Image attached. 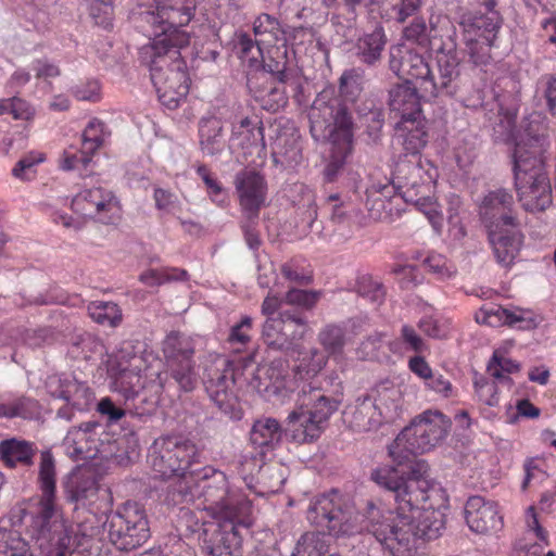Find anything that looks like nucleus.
<instances>
[{"label":"nucleus","mask_w":556,"mask_h":556,"mask_svg":"<svg viewBox=\"0 0 556 556\" xmlns=\"http://www.w3.org/2000/svg\"><path fill=\"white\" fill-rule=\"evenodd\" d=\"M426 465L418 463L413 477L404 478L391 468H374L370 479L394 494L395 510L368 501L362 523L358 514L338 490L316 496L307 508V520L320 532L334 536L366 531L393 556H412L419 540H434L445 529L443 514L427 506L434 481L427 479Z\"/></svg>","instance_id":"1"},{"label":"nucleus","mask_w":556,"mask_h":556,"mask_svg":"<svg viewBox=\"0 0 556 556\" xmlns=\"http://www.w3.org/2000/svg\"><path fill=\"white\" fill-rule=\"evenodd\" d=\"M204 483L195 503L198 511H205L213 521L203 520L200 536L202 549L210 556H241L242 538L239 527L252 526V504L242 496L228 493L227 479L223 471L206 466L199 472Z\"/></svg>","instance_id":"2"},{"label":"nucleus","mask_w":556,"mask_h":556,"mask_svg":"<svg viewBox=\"0 0 556 556\" xmlns=\"http://www.w3.org/2000/svg\"><path fill=\"white\" fill-rule=\"evenodd\" d=\"M198 454L197 446L178 437L156 439L149 453V463L156 477L173 478L167 488L166 501L172 505H190L202 493L203 482L199 479L201 469L186 471L191 467Z\"/></svg>","instance_id":"3"},{"label":"nucleus","mask_w":556,"mask_h":556,"mask_svg":"<svg viewBox=\"0 0 556 556\" xmlns=\"http://www.w3.org/2000/svg\"><path fill=\"white\" fill-rule=\"evenodd\" d=\"M41 496L27 525L42 556H70L72 535L55 503V467L52 455L42 452L39 467Z\"/></svg>","instance_id":"4"},{"label":"nucleus","mask_w":556,"mask_h":556,"mask_svg":"<svg viewBox=\"0 0 556 556\" xmlns=\"http://www.w3.org/2000/svg\"><path fill=\"white\" fill-rule=\"evenodd\" d=\"M452 421L439 410L428 409L416 416L405 427L388 447L392 465L381 464L376 468H391L406 480L413 477L416 464L426 465V478L429 475V465L424 459H416V455L432 451L441 444L451 430Z\"/></svg>","instance_id":"5"},{"label":"nucleus","mask_w":556,"mask_h":556,"mask_svg":"<svg viewBox=\"0 0 556 556\" xmlns=\"http://www.w3.org/2000/svg\"><path fill=\"white\" fill-rule=\"evenodd\" d=\"M549 143L538 135L516 143L513 154L514 178L518 199L527 212H544L553 203V191L545 170V152Z\"/></svg>","instance_id":"6"},{"label":"nucleus","mask_w":556,"mask_h":556,"mask_svg":"<svg viewBox=\"0 0 556 556\" xmlns=\"http://www.w3.org/2000/svg\"><path fill=\"white\" fill-rule=\"evenodd\" d=\"M154 3L155 10L147 13L153 39L139 54L154 55L160 50H181L189 46L190 35L184 28L194 15L195 0H154Z\"/></svg>","instance_id":"7"},{"label":"nucleus","mask_w":556,"mask_h":556,"mask_svg":"<svg viewBox=\"0 0 556 556\" xmlns=\"http://www.w3.org/2000/svg\"><path fill=\"white\" fill-rule=\"evenodd\" d=\"M140 59L150 68L151 80L161 103L169 110L178 108L190 89L187 64L180 50H160L154 55L140 54Z\"/></svg>","instance_id":"8"},{"label":"nucleus","mask_w":556,"mask_h":556,"mask_svg":"<svg viewBox=\"0 0 556 556\" xmlns=\"http://www.w3.org/2000/svg\"><path fill=\"white\" fill-rule=\"evenodd\" d=\"M396 179L403 190L402 199L412 203L439 231L442 227L443 216L438 203L430 197L433 185L438 178V168L429 161L419 160L417 163L401 162L395 169Z\"/></svg>","instance_id":"9"},{"label":"nucleus","mask_w":556,"mask_h":556,"mask_svg":"<svg viewBox=\"0 0 556 556\" xmlns=\"http://www.w3.org/2000/svg\"><path fill=\"white\" fill-rule=\"evenodd\" d=\"M338 406L339 402L326 396L319 388L304 384L298 395V407L288 416L292 440L296 443L317 440Z\"/></svg>","instance_id":"10"},{"label":"nucleus","mask_w":556,"mask_h":556,"mask_svg":"<svg viewBox=\"0 0 556 556\" xmlns=\"http://www.w3.org/2000/svg\"><path fill=\"white\" fill-rule=\"evenodd\" d=\"M309 130L315 140L353 139V119L348 109L331 90H323L315 98L309 111Z\"/></svg>","instance_id":"11"},{"label":"nucleus","mask_w":556,"mask_h":556,"mask_svg":"<svg viewBox=\"0 0 556 556\" xmlns=\"http://www.w3.org/2000/svg\"><path fill=\"white\" fill-rule=\"evenodd\" d=\"M485 12L465 15L462 20L463 38L475 65H485L491 59L493 46L502 26V16L495 10V0H480Z\"/></svg>","instance_id":"12"},{"label":"nucleus","mask_w":556,"mask_h":556,"mask_svg":"<svg viewBox=\"0 0 556 556\" xmlns=\"http://www.w3.org/2000/svg\"><path fill=\"white\" fill-rule=\"evenodd\" d=\"M110 542L119 551L129 552L143 545L150 538L146 509L137 502L124 503L108 519Z\"/></svg>","instance_id":"13"},{"label":"nucleus","mask_w":556,"mask_h":556,"mask_svg":"<svg viewBox=\"0 0 556 556\" xmlns=\"http://www.w3.org/2000/svg\"><path fill=\"white\" fill-rule=\"evenodd\" d=\"M236 363L227 358H216L204 371L203 383L211 400L230 418H240L238 396L236 393Z\"/></svg>","instance_id":"14"},{"label":"nucleus","mask_w":556,"mask_h":556,"mask_svg":"<svg viewBox=\"0 0 556 556\" xmlns=\"http://www.w3.org/2000/svg\"><path fill=\"white\" fill-rule=\"evenodd\" d=\"M163 353L170 377L184 391L193 390L197 384V372L192 339L173 331L163 341Z\"/></svg>","instance_id":"15"},{"label":"nucleus","mask_w":556,"mask_h":556,"mask_svg":"<svg viewBox=\"0 0 556 556\" xmlns=\"http://www.w3.org/2000/svg\"><path fill=\"white\" fill-rule=\"evenodd\" d=\"M452 41L445 50L437 51V70L438 76L433 70L429 80L424 81V96L429 98H438L439 96H447L456 98L465 106L469 108L473 104L465 98L460 92V73L459 60L455 53H452Z\"/></svg>","instance_id":"16"},{"label":"nucleus","mask_w":556,"mask_h":556,"mask_svg":"<svg viewBox=\"0 0 556 556\" xmlns=\"http://www.w3.org/2000/svg\"><path fill=\"white\" fill-rule=\"evenodd\" d=\"M307 331V321L300 312L283 311L278 316L266 319L263 338L269 348L290 350L299 345Z\"/></svg>","instance_id":"17"},{"label":"nucleus","mask_w":556,"mask_h":556,"mask_svg":"<svg viewBox=\"0 0 556 556\" xmlns=\"http://www.w3.org/2000/svg\"><path fill=\"white\" fill-rule=\"evenodd\" d=\"M71 207L76 214L105 225L116 224L122 217V207L117 198L101 187L78 192L73 198Z\"/></svg>","instance_id":"18"},{"label":"nucleus","mask_w":556,"mask_h":556,"mask_svg":"<svg viewBox=\"0 0 556 556\" xmlns=\"http://www.w3.org/2000/svg\"><path fill=\"white\" fill-rule=\"evenodd\" d=\"M328 356L324 352L316 349L305 355L295 367L293 379L286 376H276L275 368H270V382L265 386V392L269 397L276 399L280 403H285L290 399L291 393L295 390L298 380L304 381L315 377L327 364Z\"/></svg>","instance_id":"19"},{"label":"nucleus","mask_w":556,"mask_h":556,"mask_svg":"<svg viewBox=\"0 0 556 556\" xmlns=\"http://www.w3.org/2000/svg\"><path fill=\"white\" fill-rule=\"evenodd\" d=\"M235 188L243 217L252 223L256 222L267 199L265 177L254 169H243L236 175Z\"/></svg>","instance_id":"20"},{"label":"nucleus","mask_w":556,"mask_h":556,"mask_svg":"<svg viewBox=\"0 0 556 556\" xmlns=\"http://www.w3.org/2000/svg\"><path fill=\"white\" fill-rule=\"evenodd\" d=\"M468 528L478 534H496L504 528L498 503L480 495L469 496L464 507Z\"/></svg>","instance_id":"21"},{"label":"nucleus","mask_w":556,"mask_h":556,"mask_svg":"<svg viewBox=\"0 0 556 556\" xmlns=\"http://www.w3.org/2000/svg\"><path fill=\"white\" fill-rule=\"evenodd\" d=\"M514 197L505 189L490 191L480 205V216L486 229L514 227L519 224L513 212Z\"/></svg>","instance_id":"22"},{"label":"nucleus","mask_w":556,"mask_h":556,"mask_svg":"<svg viewBox=\"0 0 556 556\" xmlns=\"http://www.w3.org/2000/svg\"><path fill=\"white\" fill-rule=\"evenodd\" d=\"M405 39L416 42L419 46H429L431 50H445L447 43L443 41L446 37L451 40L450 21L445 16L431 15L429 26L421 18H415L410 25L405 27Z\"/></svg>","instance_id":"23"},{"label":"nucleus","mask_w":556,"mask_h":556,"mask_svg":"<svg viewBox=\"0 0 556 556\" xmlns=\"http://www.w3.org/2000/svg\"><path fill=\"white\" fill-rule=\"evenodd\" d=\"M142 358L136 354L128 359L116 357L109 363V375L114 379L115 387L129 399L138 395L144 388V379L141 376Z\"/></svg>","instance_id":"24"},{"label":"nucleus","mask_w":556,"mask_h":556,"mask_svg":"<svg viewBox=\"0 0 556 556\" xmlns=\"http://www.w3.org/2000/svg\"><path fill=\"white\" fill-rule=\"evenodd\" d=\"M391 53L390 68L405 81H410L424 93V81L429 80L432 68L425 58L412 50H397Z\"/></svg>","instance_id":"25"},{"label":"nucleus","mask_w":556,"mask_h":556,"mask_svg":"<svg viewBox=\"0 0 556 556\" xmlns=\"http://www.w3.org/2000/svg\"><path fill=\"white\" fill-rule=\"evenodd\" d=\"M388 104L391 117L396 121L424 115L417 87L408 80L390 89Z\"/></svg>","instance_id":"26"},{"label":"nucleus","mask_w":556,"mask_h":556,"mask_svg":"<svg viewBox=\"0 0 556 556\" xmlns=\"http://www.w3.org/2000/svg\"><path fill=\"white\" fill-rule=\"evenodd\" d=\"M518 226L519 224H516L514 227H502L488 230L489 240L492 244L495 258L502 266H511L519 254L523 241V235L519 230Z\"/></svg>","instance_id":"27"},{"label":"nucleus","mask_w":556,"mask_h":556,"mask_svg":"<svg viewBox=\"0 0 556 556\" xmlns=\"http://www.w3.org/2000/svg\"><path fill=\"white\" fill-rule=\"evenodd\" d=\"M475 319L478 324L494 328L519 325V328L530 329L536 326L535 318L526 317L523 311H509L494 303L482 305L479 311L476 312Z\"/></svg>","instance_id":"28"},{"label":"nucleus","mask_w":556,"mask_h":556,"mask_svg":"<svg viewBox=\"0 0 556 556\" xmlns=\"http://www.w3.org/2000/svg\"><path fill=\"white\" fill-rule=\"evenodd\" d=\"M394 129L406 154L419 155L428 143L429 132L425 115L396 121Z\"/></svg>","instance_id":"29"},{"label":"nucleus","mask_w":556,"mask_h":556,"mask_svg":"<svg viewBox=\"0 0 556 556\" xmlns=\"http://www.w3.org/2000/svg\"><path fill=\"white\" fill-rule=\"evenodd\" d=\"M366 206L370 218L384 220L393 215V211L400 201L393 184L372 185L366 190Z\"/></svg>","instance_id":"30"},{"label":"nucleus","mask_w":556,"mask_h":556,"mask_svg":"<svg viewBox=\"0 0 556 556\" xmlns=\"http://www.w3.org/2000/svg\"><path fill=\"white\" fill-rule=\"evenodd\" d=\"M368 395L377 412L381 413L383 424L393 422L401 416L403 395L399 387L383 382L371 389Z\"/></svg>","instance_id":"31"},{"label":"nucleus","mask_w":556,"mask_h":556,"mask_svg":"<svg viewBox=\"0 0 556 556\" xmlns=\"http://www.w3.org/2000/svg\"><path fill=\"white\" fill-rule=\"evenodd\" d=\"M230 140L243 150L265 148L264 127L257 115L240 117L231 124Z\"/></svg>","instance_id":"32"},{"label":"nucleus","mask_w":556,"mask_h":556,"mask_svg":"<svg viewBox=\"0 0 556 556\" xmlns=\"http://www.w3.org/2000/svg\"><path fill=\"white\" fill-rule=\"evenodd\" d=\"M254 36L267 49L287 46V35L280 21L267 13L260 14L253 22Z\"/></svg>","instance_id":"33"},{"label":"nucleus","mask_w":556,"mask_h":556,"mask_svg":"<svg viewBox=\"0 0 556 556\" xmlns=\"http://www.w3.org/2000/svg\"><path fill=\"white\" fill-rule=\"evenodd\" d=\"M344 414L350 427L356 431H370L383 424L381 413L377 412L375 402L368 394L358 397L355 405Z\"/></svg>","instance_id":"34"},{"label":"nucleus","mask_w":556,"mask_h":556,"mask_svg":"<svg viewBox=\"0 0 556 556\" xmlns=\"http://www.w3.org/2000/svg\"><path fill=\"white\" fill-rule=\"evenodd\" d=\"M283 430L275 418L264 417L254 421L250 431V442L253 446L274 450L282 439Z\"/></svg>","instance_id":"35"},{"label":"nucleus","mask_w":556,"mask_h":556,"mask_svg":"<svg viewBox=\"0 0 556 556\" xmlns=\"http://www.w3.org/2000/svg\"><path fill=\"white\" fill-rule=\"evenodd\" d=\"M201 150L207 155H216L224 149L223 124L215 116L204 117L199 123Z\"/></svg>","instance_id":"36"},{"label":"nucleus","mask_w":556,"mask_h":556,"mask_svg":"<svg viewBox=\"0 0 556 556\" xmlns=\"http://www.w3.org/2000/svg\"><path fill=\"white\" fill-rule=\"evenodd\" d=\"M68 452L78 459L93 458L98 453L96 440L92 438L91 427L74 428L65 438Z\"/></svg>","instance_id":"37"},{"label":"nucleus","mask_w":556,"mask_h":556,"mask_svg":"<svg viewBox=\"0 0 556 556\" xmlns=\"http://www.w3.org/2000/svg\"><path fill=\"white\" fill-rule=\"evenodd\" d=\"M35 453L34 444L24 440L9 439L0 443L1 459L12 468L17 465L29 466Z\"/></svg>","instance_id":"38"},{"label":"nucleus","mask_w":556,"mask_h":556,"mask_svg":"<svg viewBox=\"0 0 556 556\" xmlns=\"http://www.w3.org/2000/svg\"><path fill=\"white\" fill-rule=\"evenodd\" d=\"M49 392L56 399H62L78 409H84V402L79 392L87 391V384L75 379L51 377L47 383Z\"/></svg>","instance_id":"39"},{"label":"nucleus","mask_w":556,"mask_h":556,"mask_svg":"<svg viewBox=\"0 0 556 556\" xmlns=\"http://www.w3.org/2000/svg\"><path fill=\"white\" fill-rule=\"evenodd\" d=\"M390 351L394 354L404 355L405 353L425 354L429 351V345L410 325H403L399 336L390 342Z\"/></svg>","instance_id":"40"},{"label":"nucleus","mask_w":556,"mask_h":556,"mask_svg":"<svg viewBox=\"0 0 556 556\" xmlns=\"http://www.w3.org/2000/svg\"><path fill=\"white\" fill-rule=\"evenodd\" d=\"M386 42L383 28L376 27L371 33L364 34L358 38L356 42L357 55L364 63L374 65L380 60Z\"/></svg>","instance_id":"41"},{"label":"nucleus","mask_w":556,"mask_h":556,"mask_svg":"<svg viewBox=\"0 0 556 556\" xmlns=\"http://www.w3.org/2000/svg\"><path fill=\"white\" fill-rule=\"evenodd\" d=\"M349 339L345 330L340 325L328 324L318 333V342L323 346L326 356L341 359Z\"/></svg>","instance_id":"42"},{"label":"nucleus","mask_w":556,"mask_h":556,"mask_svg":"<svg viewBox=\"0 0 556 556\" xmlns=\"http://www.w3.org/2000/svg\"><path fill=\"white\" fill-rule=\"evenodd\" d=\"M38 410V402L26 396H1L0 418H30Z\"/></svg>","instance_id":"43"},{"label":"nucleus","mask_w":556,"mask_h":556,"mask_svg":"<svg viewBox=\"0 0 556 556\" xmlns=\"http://www.w3.org/2000/svg\"><path fill=\"white\" fill-rule=\"evenodd\" d=\"M98 491V484L92 477L75 475L68 484V498L81 506L91 505Z\"/></svg>","instance_id":"44"},{"label":"nucleus","mask_w":556,"mask_h":556,"mask_svg":"<svg viewBox=\"0 0 556 556\" xmlns=\"http://www.w3.org/2000/svg\"><path fill=\"white\" fill-rule=\"evenodd\" d=\"M510 348L511 344L504 343L494 350L488 364V370L494 378L501 379L506 375L516 374L520 370V363L509 356Z\"/></svg>","instance_id":"45"},{"label":"nucleus","mask_w":556,"mask_h":556,"mask_svg":"<svg viewBox=\"0 0 556 556\" xmlns=\"http://www.w3.org/2000/svg\"><path fill=\"white\" fill-rule=\"evenodd\" d=\"M262 61L264 68L266 72L273 75V77L279 83L283 84L288 80V72H287V47H278L267 49L263 53V58L260 59Z\"/></svg>","instance_id":"46"},{"label":"nucleus","mask_w":556,"mask_h":556,"mask_svg":"<svg viewBox=\"0 0 556 556\" xmlns=\"http://www.w3.org/2000/svg\"><path fill=\"white\" fill-rule=\"evenodd\" d=\"M330 142L332 144L331 157L324 170L327 182H333L337 179L353 149V139H349L348 142L343 140Z\"/></svg>","instance_id":"47"},{"label":"nucleus","mask_w":556,"mask_h":556,"mask_svg":"<svg viewBox=\"0 0 556 556\" xmlns=\"http://www.w3.org/2000/svg\"><path fill=\"white\" fill-rule=\"evenodd\" d=\"M187 279V270L177 267L149 268L139 276V280L148 287H159L169 281Z\"/></svg>","instance_id":"48"},{"label":"nucleus","mask_w":556,"mask_h":556,"mask_svg":"<svg viewBox=\"0 0 556 556\" xmlns=\"http://www.w3.org/2000/svg\"><path fill=\"white\" fill-rule=\"evenodd\" d=\"M88 313L92 320L102 326L116 327L122 321V311L113 302H91L88 305Z\"/></svg>","instance_id":"49"},{"label":"nucleus","mask_w":556,"mask_h":556,"mask_svg":"<svg viewBox=\"0 0 556 556\" xmlns=\"http://www.w3.org/2000/svg\"><path fill=\"white\" fill-rule=\"evenodd\" d=\"M109 136L110 131L105 123L93 117L88 122L83 131L81 146L86 149L87 153H97Z\"/></svg>","instance_id":"50"},{"label":"nucleus","mask_w":556,"mask_h":556,"mask_svg":"<svg viewBox=\"0 0 556 556\" xmlns=\"http://www.w3.org/2000/svg\"><path fill=\"white\" fill-rule=\"evenodd\" d=\"M281 275L290 282L307 286L313 281V270L302 257H293L281 265Z\"/></svg>","instance_id":"51"},{"label":"nucleus","mask_w":556,"mask_h":556,"mask_svg":"<svg viewBox=\"0 0 556 556\" xmlns=\"http://www.w3.org/2000/svg\"><path fill=\"white\" fill-rule=\"evenodd\" d=\"M253 319L250 316H243L238 323L232 325L226 342L235 352H242L252 340Z\"/></svg>","instance_id":"52"},{"label":"nucleus","mask_w":556,"mask_h":556,"mask_svg":"<svg viewBox=\"0 0 556 556\" xmlns=\"http://www.w3.org/2000/svg\"><path fill=\"white\" fill-rule=\"evenodd\" d=\"M0 556H31L28 543L12 530L0 529Z\"/></svg>","instance_id":"53"},{"label":"nucleus","mask_w":556,"mask_h":556,"mask_svg":"<svg viewBox=\"0 0 556 556\" xmlns=\"http://www.w3.org/2000/svg\"><path fill=\"white\" fill-rule=\"evenodd\" d=\"M236 49L240 60L243 63H248L250 66L257 64L260 59L263 58V53L266 51L265 47L258 45L256 38L253 39L245 33L238 35Z\"/></svg>","instance_id":"54"},{"label":"nucleus","mask_w":556,"mask_h":556,"mask_svg":"<svg viewBox=\"0 0 556 556\" xmlns=\"http://www.w3.org/2000/svg\"><path fill=\"white\" fill-rule=\"evenodd\" d=\"M45 160L46 155L42 152H28L22 156L12 168L13 177L23 181H30L35 179L37 175L36 166L45 162Z\"/></svg>","instance_id":"55"},{"label":"nucleus","mask_w":556,"mask_h":556,"mask_svg":"<svg viewBox=\"0 0 556 556\" xmlns=\"http://www.w3.org/2000/svg\"><path fill=\"white\" fill-rule=\"evenodd\" d=\"M425 270L433 274L437 279L445 280L452 278L456 274V268L442 254L430 252L422 260Z\"/></svg>","instance_id":"56"},{"label":"nucleus","mask_w":556,"mask_h":556,"mask_svg":"<svg viewBox=\"0 0 556 556\" xmlns=\"http://www.w3.org/2000/svg\"><path fill=\"white\" fill-rule=\"evenodd\" d=\"M90 16L97 26L111 30L114 21L113 0H92Z\"/></svg>","instance_id":"57"},{"label":"nucleus","mask_w":556,"mask_h":556,"mask_svg":"<svg viewBox=\"0 0 556 556\" xmlns=\"http://www.w3.org/2000/svg\"><path fill=\"white\" fill-rule=\"evenodd\" d=\"M94 154L87 153L83 146L79 151L73 153L65 151L61 161V168L64 170H78L81 175H87Z\"/></svg>","instance_id":"58"},{"label":"nucleus","mask_w":556,"mask_h":556,"mask_svg":"<svg viewBox=\"0 0 556 556\" xmlns=\"http://www.w3.org/2000/svg\"><path fill=\"white\" fill-rule=\"evenodd\" d=\"M263 109L271 112H277L283 109L288 103V97L282 84L271 86L267 91L261 92L256 96Z\"/></svg>","instance_id":"59"},{"label":"nucleus","mask_w":556,"mask_h":556,"mask_svg":"<svg viewBox=\"0 0 556 556\" xmlns=\"http://www.w3.org/2000/svg\"><path fill=\"white\" fill-rule=\"evenodd\" d=\"M72 94L78 101L98 102L101 99L100 83L97 79H88L73 87Z\"/></svg>","instance_id":"60"},{"label":"nucleus","mask_w":556,"mask_h":556,"mask_svg":"<svg viewBox=\"0 0 556 556\" xmlns=\"http://www.w3.org/2000/svg\"><path fill=\"white\" fill-rule=\"evenodd\" d=\"M320 293L301 289H290L285 296L288 304L312 308L319 299Z\"/></svg>","instance_id":"61"},{"label":"nucleus","mask_w":556,"mask_h":556,"mask_svg":"<svg viewBox=\"0 0 556 556\" xmlns=\"http://www.w3.org/2000/svg\"><path fill=\"white\" fill-rule=\"evenodd\" d=\"M362 75L356 70H350L340 78V92L349 100H353L361 92Z\"/></svg>","instance_id":"62"},{"label":"nucleus","mask_w":556,"mask_h":556,"mask_svg":"<svg viewBox=\"0 0 556 556\" xmlns=\"http://www.w3.org/2000/svg\"><path fill=\"white\" fill-rule=\"evenodd\" d=\"M525 522L529 532H532L538 541L547 544L548 532L541 526L539 514L534 506H529L525 513Z\"/></svg>","instance_id":"63"},{"label":"nucleus","mask_w":556,"mask_h":556,"mask_svg":"<svg viewBox=\"0 0 556 556\" xmlns=\"http://www.w3.org/2000/svg\"><path fill=\"white\" fill-rule=\"evenodd\" d=\"M425 384L429 390L434 391L444 399L455 395V389L452 382L441 374H432Z\"/></svg>","instance_id":"64"}]
</instances>
